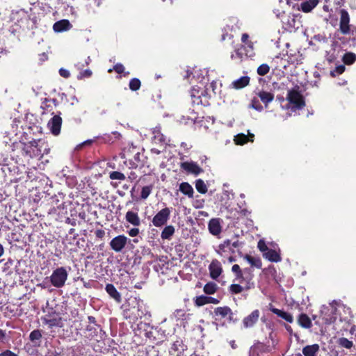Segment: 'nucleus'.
I'll return each mask as SVG.
<instances>
[{
  "instance_id": "nucleus-58",
  "label": "nucleus",
  "mask_w": 356,
  "mask_h": 356,
  "mask_svg": "<svg viewBox=\"0 0 356 356\" xmlns=\"http://www.w3.org/2000/svg\"><path fill=\"white\" fill-rule=\"evenodd\" d=\"M335 59V57L333 54H331V55H327V60L330 62V63H332V61H334Z\"/></svg>"
},
{
  "instance_id": "nucleus-41",
  "label": "nucleus",
  "mask_w": 356,
  "mask_h": 356,
  "mask_svg": "<svg viewBox=\"0 0 356 356\" xmlns=\"http://www.w3.org/2000/svg\"><path fill=\"white\" fill-rule=\"evenodd\" d=\"M345 70V66L344 65H339L337 66L334 70L330 71V76L332 77L336 76L338 74H342Z\"/></svg>"
},
{
  "instance_id": "nucleus-25",
  "label": "nucleus",
  "mask_w": 356,
  "mask_h": 356,
  "mask_svg": "<svg viewBox=\"0 0 356 356\" xmlns=\"http://www.w3.org/2000/svg\"><path fill=\"white\" fill-rule=\"evenodd\" d=\"M258 96L259 97L261 102L266 105L271 102L274 98V95L272 93L266 91H260L258 93Z\"/></svg>"
},
{
  "instance_id": "nucleus-18",
  "label": "nucleus",
  "mask_w": 356,
  "mask_h": 356,
  "mask_svg": "<svg viewBox=\"0 0 356 356\" xmlns=\"http://www.w3.org/2000/svg\"><path fill=\"white\" fill-rule=\"evenodd\" d=\"M254 134H249V136H246L244 134H239L234 138V142L237 145H244L248 141H253Z\"/></svg>"
},
{
  "instance_id": "nucleus-34",
  "label": "nucleus",
  "mask_w": 356,
  "mask_h": 356,
  "mask_svg": "<svg viewBox=\"0 0 356 356\" xmlns=\"http://www.w3.org/2000/svg\"><path fill=\"white\" fill-rule=\"evenodd\" d=\"M140 87V81L139 79L134 78L132 79L129 82V88L133 90L136 91L138 90Z\"/></svg>"
},
{
  "instance_id": "nucleus-27",
  "label": "nucleus",
  "mask_w": 356,
  "mask_h": 356,
  "mask_svg": "<svg viewBox=\"0 0 356 356\" xmlns=\"http://www.w3.org/2000/svg\"><path fill=\"white\" fill-rule=\"evenodd\" d=\"M175 233V227L172 225L166 226L161 232L163 239H170Z\"/></svg>"
},
{
  "instance_id": "nucleus-52",
  "label": "nucleus",
  "mask_w": 356,
  "mask_h": 356,
  "mask_svg": "<svg viewBox=\"0 0 356 356\" xmlns=\"http://www.w3.org/2000/svg\"><path fill=\"white\" fill-rule=\"evenodd\" d=\"M0 356H17V355L10 350H7L1 353Z\"/></svg>"
},
{
  "instance_id": "nucleus-4",
  "label": "nucleus",
  "mask_w": 356,
  "mask_h": 356,
  "mask_svg": "<svg viewBox=\"0 0 356 356\" xmlns=\"http://www.w3.org/2000/svg\"><path fill=\"white\" fill-rule=\"evenodd\" d=\"M239 245L240 243L238 241H236L232 243L230 240H226L222 243L219 245L218 249L216 250V252L221 256H222L224 253L227 252L234 253L236 249L238 248Z\"/></svg>"
},
{
  "instance_id": "nucleus-31",
  "label": "nucleus",
  "mask_w": 356,
  "mask_h": 356,
  "mask_svg": "<svg viewBox=\"0 0 356 356\" xmlns=\"http://www.w3.org/2000/svg\"><path fill=\"white\" fill-rule=\"evenodd\" d=\"M218 286L216 284L213 282H209L205 284L204 287V291L207 294H213L216 291Z\"/></svg>"
},
{
  "instance_id": "nucleus-44",
  "label": "nucleus",
  "mask_w": 356,
  "mask_h": 356,
  "mask_svg": "<svg viewBox=\"0 0 356 356\" xmlns=\"http://www.w3.org/2000/svg\"><path fill=\"white\" fill-rule=\"evenodd\" d=\"M195 304L197 306H202L204 305L208 304V297L204 296L197 297L195 300Z\"/></svg>"
},
{
  "instance_id": "nucleus-35",
  "label": "nucleus",
  "mask_w": 356,
  "mask_h": 356,
  "mask_svg": "<svg viewBox=\"0 0 356 356\" xmlns=\"http://www.w3.org/2000/svg\"><path fill=\"white\" fill-rule=\"evenodd\" d=\"M42 334L40 330H35L32 331L29 335L30 340L32 342H35L36 341H38L41 339Z\"/></svg>"
},
{
  "instance_id": "nucleus-8",
  "label": "nucleus",
  "mask_w": 356,
  "mask_h": 356,
  "mask_svg": "<svg viewBox=\"0 0 356 356\" xmlns=\"http://www.w3.org/2000/svg\"><path fill=\"white\" fill-rule=\"evenodd\" d=\"M62 124V118L59 115H54L51 120L49 121L47 126L51 131V132L57 136L60 132V128Z\"/></svg>"
},
{
  "instance_id": "nucleus-51",
  "label": "nucleus",
  "mask_w": 356,
  "mask_h": 356,
  "mask_svg": "<svg viewBox=\"0 0 356 356\" xmlns=\"http://www.w3.org/2000/svg\"><path fill=\"white\" fill-rule=\"evenodd\" d=\"M139 234V229L138 228H132L129 231V235L131 237L136 236Z\"/></svg>"
},
{
  "instance_id": "nucleus-42",
  "label": "nucleus",
  "mask_w": 356,
  "mask_h": 356,
  "mask_svg": "<svg viewBox=\"0 0 356 356\" xmlns=\"http://www.w3.org/2000/svg\"><path fill=\"white\" fill-rule=\"evenodd\" d=\"M173 316L177 320L184 319L186 317V312L183 309H177L173 313Z\"/></svg>"
},
{
  "instance_id": "nucleus-16",
  "label": "nucleus",
  "mask_w": 356,
  "mask_h": 356,
  "mask_svg": "<svg viewBox=\"0 0 356 356\" xmlns=\"http://www.w3.org/2000/svg\"><path fill=\"white\" fill-rule=\"evenodd\" d=\"M318 3V0H308L300 4V10L304 13L311 12Z\"/></svg>"
},
{
  "instance_id": "nucleus-1",
  "label": "nucleus",
  "mask_w": 356,
  "mask_h": 356,
  "mask_svg": "<svg viewBox=\"0 0 356 356\" xmlns=\"http://www.w3.org/2000/svg\"><path fill=\"white\" fill-rule=\"evenodd\" d=\"M68 273L63 267L54 270L49 277L51 284L56 288L63 287L67 280Z\"/></svg>"
},
{
  "instance_id": "nucleus-11",
  "label": "nucleus",
  "mask_w": 356,
  "mask_h": 356,
  "mask_svg": "<svg viewBox=\"0 0 356 356\" xmlns=\"http://www.w3.org/2000/svg\"><path fill=\"white\" fill-rule=\"evenodd\" d=\"M251 280H252V277L251 276L246 277L243 274V271L239 273L235 274L234 281L238 282L239 283H243V282H245L246 286H245V289L247 290L252 288L254 286V284H253V282H251Z\"/></svg>"
},
{
  "instance_id": "nucleus-62",
  "label": "nucleus",
  "mask_w": 356,
  "mask_h": 356,
  "mask_svg": "<svg viewBox=\"0 0 356 356\" xmlns=\"http://www.w3.org/2000/svg\"><path fill=\"white\" fill-rule=\"evenodd\" d=\"M136 174H135L134 172H131V173H130V175H129V179H135V178H136Z\"/></svg>"
},
{
  "instance_id": "nucleus-38",
  "label": "nucleus",
  "mask_w": 356,
  "mask_h": 356,
  "mask_svg": "<svg viewBox=\"0 0 356 356\" xmlns=\"http://www.w3.org/2000/svg\"><path fill=\"white\" fill-rule=\"evenodd\" d=\"M44 322H45V324L49 326V327H53L54 326L60 327V320H57L56 318L45 319Z\"/></svg>"
},
{
  "instance_id": "nucleus-45",
  "label": "nucleus",
  "mask_w": 356,
  "mask_h": 356,
  "mask_svg": "<svg viewBox=\"0 0 356 356\" xmlns=\"http://www.w3.org/2000/svg\"><path fill=\"white\" fill-rule=\"evenodd\" d=\"M249 108H254L258 111H261L263 109L262 106L256 99H252V103L249 105Z\"/></svg>"
},
{
  "instance_id": "nucleus-40",
  "label": "nucleus",
  "mask_w": 356,
  "mask_h": 356,
  "mask_svg": "<svg viewBox=\"0 0 356 356\" xmlns=\"http://www.w3.org/2000/svg\"><path fill=\"white\" fill-rule=\"evenodd\" d=\"M229 290L232 293L237 294L241 293L243 291V287L238 284H232L229 286Z\"/></svg>"
},
{
  "instance_id": "nucleus-49",
  "label": "nucleus",
  "mask_w": 356,
  "mask_h": 356,
  "mask_svg": "<svg viewBox=\"0 0 356 356\" xmlns=\"http://www.w3.org/2000/svg\"><path fill=\"white\" fill-rule=\"evenodd\" d=\"M59 74L61 76L64 78H68L70 76V73L67 70L64 68H60L59 70Z\"/></svg>"
},
{
  "instance_id": "nucleus-37",
  "label": "nucleus",
  "mask_w": 356,
  "mask_h": 356,
  "mask_svg": "<svg viewBox=\"0 0 356 356\" xmlns=\"http://www.w3.org/2000/svg\"><path fill=\"white\" fill-rule=\"evenodd\" d=\"M110 178L111 179H118V180H124L125 176L123 173L118 172V171H113L110 173Z\"/></svg>"
},
{
  "instance_id": "nucleus-15",
  "label": "nucleus",
  "mask_w": 356,
  "mask_h": 356,
  "mask_svg": "<svg viewBox=\"0 0 356 356\" xmlns=\"http://www.w3.org/2000/svg\"><path fill=\"white\" fill-rule=\"evenodd\" d=\"M209 232L214 236L221 232V226L218 219L213 218L209 222Z\"/></svg>"
},
{
  "instance_id": "nucleus-54",
  "label": "nucleus",
  "mask_w": 356,
  "mask_h": 356,
  "mask_svg": "<svg viewBox=\"0 0 356 356\" xmlns=\"http://www.w3.org/2000/svg\"><path fill=\"white\" fill-rule=\"evenodd\" d=\"M242 271H243V274L246 277H250L251 276L252 277V270H251L250 268H244Z\"/></svg>"
},
{
  "instance_id": "nucleus-63",
  "label": "nucleus",
  "mask_w": 356,
  "mask_h": 356,
  "mask_svg": "<svg viewBox=\"0 0 356 356\" xmlns=\"http://www.w3.org/2000/svg\"><path fill=\"white\" fill-rule=\"evenodd\" d=\"M46 356H58L56 353H49Z\"/></svg>"
},
{
  "instance_id": "nucleus-33",
  "label": "nucleus",
  "mask_w": 356,
  "mask_h": 356,
  "mask_svg": "<svg viewBox=\"0 0 356 356\" xmlns=\"http://www.w3.org/2000/svg\"><path fill=\"white\" fill-rule=\"evenodd\" d=\"M339 344L346 348L350 349L353 347V343L346 338H340L339 339Z\"/></svg>"
},
{
  "instance_id": "nucleus-6",
  "label": "nucleus",
  "mask_w": 356,
  "mask_h": 356,
  "mask_svg": "<svg viewBox=\"0 0 356 356\" xmlns=\"http://www.w3.org/2000/svg\"><path fill=\"white\" fill-rule=\"evenodd\" d=\"M350 16L348 13L344 10L341 9L340 10V24H339V30L341 33L346 35L350 33Z\"/></svg>"
},
{
  "instance_id": "nucleus-26",
  "label": "nucleus",
  "mask_w": 356,
  "mask_h": 356,
  "mask_svg": "<svg viewBox=\"0 0 356 356\" xmlns=\"http://www.w3.org/2000/svg\"><path fill=\"white\" fill-rule=\"evenodd\" d=\"M179 190L182 193L188 195V197H193V188L188 183H181L179 186Z\"/></svg>"
},
{
  "instance_id": "nucleus-7",
  "label": "nucleus",
  "mask_w": 356,
  "mask_h": 356,
  "mask_svg": "<svg viewBox=\"0 0 356 356\" xmlns=\"http://www.w3.org/2000/svg\"><path fill=\"white\" fill-rule=\"evenodd\" d=\"M181 168L185 170L186 172L194 175L195 176L201 174L203 170L195 162H183L181 163Z\"/></svg>"
},
{
  "instance_id": "nucleus-24",
  "label": "nucleus",
  "mask_w": 356,
  "mask_h": 356,
  "mask_svg": "<svg viewBox=\"0 0 356 356\" xmlns=\"http://www.w3.org/2000/svg\"><path fill=\"white\" fill-rule=\"evenodd\" d=\"M271 311L274 314H277L278 316H280V317L282 318L283 319H284L285 321H286L287 322H289V323L293 322V318L291 314L283 312V311L276 309V308L272 309Z\"/></svg>"
},
{
  "instance_id": "nucleus-23",
  "label": "nucleus",
  "mask_w": 356,
  "mask_h": 356,
  "mask_svg": "<svg viewBox=\"0 0 356 356\" xmlns=\"http://www.w3.org/2000/svg\"><path fill=\"white\" fill-rule=\"evenodd\" d=\"M244 259H245L252 267L261 268L262 266L261 261L259 257H254L246 254L244 256Z\"/></svg>"
},
{
  "instance_id": "nucleus-60",
  "label": "nucleus",
  "mask_w": 356,
  "mask_h": 356,
  "mask_svg": "<svg viewBox=\"0 0 356 356\" xmlns=\"http://www.w3.org/2000/svg\"><path fill=\"white\" fill-rule=\"evenodd\" d=\"M88 321H89L90 323H95V317L90 316L88 317Z\"/></svg>"
},
{
  "instance_id": "nucleus-13",
  "label": "nucleus",
  "mask_w": 356,
  "mask_h": 356,
  "mask_svg": "<svg viewBox=\"0 0 356 356\" xmlns=\"http://www.w3.org/2000/svg\"><path fill=\"white\" fill-rule=\"evenodd\" d=\"M71 27V24L67 19H62L58 22H56L53 26V29L55 32H62L67 31L70 29Z\"/></svg>"
},
{
  "instance_id": "nucleus-9",
  "label": "nucleus",
  "mask_w": 356,
  "mask_h": 356,
  "mask_svg": "<svg viewBox=\"0 0 356 356\" xmlns=\"http://www.w3.org/2000/svg\"><path fill=\"white\" fill-rule=\"evenodd\" d=\"M209 270L211 278L216 280L222 272L220 262L216 259L213 260L209 266Z\"/></svg>"
},
{
  "instance_id": "nucleus-30",
  "label": "nucleus",
  "mask_w": 356,
  "mask_h": 356,
  "mask_svg": "<svg viewBox=\"0 0 356 356\" xmlns=\"http://www.w3.org/2000/svg\"><path fill=\"white\" fill-rule=\"evenodd\" d=\"M195 188H196L197 191L200 193L204 194L207 192V187L205 183L204 182L203 180H202L200 179H197L196 181Z\"/></svg>"
},
{
  "instance_id": "nucleus-64",
  "label": "nucleus",
  "mask_w": 356,
  "mask_h": 356,
  "mask_svg": "<svg viewBox=\"0 0 356 356\" xmlns=\"http://www.w3.org/2000/svg\"><path fill=\"white\" fill-rule=\"evenodd\" d=\"M76 66H77V67H78L79 69H81V68H83V67H84V64H83V63H79L76 65Z\"/></svg>"
},
{
  "instance_id": "nucleus-46",
  "label": "nucleus",
  "mask_w": 356,
  "mask_h": 356,
  "mask_svg": "<svg viewBox=\"0 0 356 356\" xmlns=\"http://www.w3.org/2000/svg\"><path fill=\"white\" fill-rule=\"evenodd\" d=\"M341 309H343V311L344 312V313H348V314H349V315H350V309H349V308H347V307H344V306H342V307H341ZM351 318H352V316H350L349 317H348V316H345V317H343V318H342V317H340V321H345V322H346V323H350V321L351 320Z\"/></svg>"
},
{
  "instance_id": "nucleus-22",
  "label": "nucleus",
  "mask_w": 356,
  "mask_h": 356,
  "mask_svg": "<svg viewBox=\"0 0 356 356\" xmlns=\"http://www.w3.org/2000/svg\"><path fill=\"white\" fill-rule=\"evenodd\" d=\"M298 321L299 325L304 328H310L312 325L311 319L305 314L299 316Z\"/></svg>"
},
{
  "instance_id": "nucleus-12",
  "label": "nucleus",
  "mask_w": 356,
  "mask_h": 356,
  "mask_svg": "<svg viewBox=\"0 0 356 356\" xmlns=\"http://www.w3.org/2000/svg\"><path fill=\"white\" fill-rule=\"evenodd\" d=\"M250 83V77L248 76H241L239 79L234 80L231 86L236 90H240L247 86Z\"/></svg>"
},
{
  "instance_id": "nucleus-55",
  "label": "nucleus",
  "mask_w": 356,
  "mask_h": 356,
  "mask_svg": "<svg viewBox=\"0 0 356 356\" xmlns=\"http://www.w3.org/2000/svg\"><path fill=\"white\" fill-rule=\"evenodd\" d=\"M219 301L212 297H208V303L218 304Z\"/></svg>"
},
{
  "instance_id": "nucleus-56",
  "label": "nucleus",
  "mask_w": 356,
  "mask_h": 356,
  "mask_svg": "<svg viewBox=\"0 0 356 356\" xmlns=\"http://www.w3.org/2000/svg\"><path fill=\"white\" fill-rule=\"evenodd\" d=\"M336 319H337L336 317H331L330 318H325V323H327V324H330V323H332L335 322Z\"/></svg>"
},
{
  "instance_id": "nucleus-32",
  "label": "nucleus",
  "mask_w": 356,
  "mask_h": 356,
  "mask_svg": "<svg viewBox=\"0 0 356 356\" xmlns=\"http://www.w3.org/2000/svg\"><path fill=\"white\" fill-rule=\"evenodd\" d=\"M343 60L347 65L353 64L356 60V55L353 53H347L343 56Z\"/></svg>"
},
{
  "instance_id": "nucleus-50",
  "label": "nucleus",
  "mask_w": 356,
  "mask_h": 356,
  "mask_svg": "<svg viewBox=\"0 0 356 356\" xmlns=\"http://www.w3.org/2000/svg\"><path fill=\"white\" fill-rule=\"evenodd\" d=\"M114 70L118 73V74H121L124 72V67L122 65V64H117L114 66Z\"/></svg>"
},
{
  "instance_id": "nucleus-5",
  "label": "nucleus",
  "mask_w": 356,
  "mask_h": 356,
  "mask_svg": "<svg viewBox=\"0 0 356 356\" xmlns=\"http://www.w3.org/2000/svg\"><path fill=\"white\" fill-rule=\"evenodd\" d=\"M286 99L290 104H293L296 108H302L305 106L302 96L298 91H289Z\"/></svg>"
},
{
  "instance_id": "nucleus-14",
  "label": "nucleus",
  "mask_w": 356,
  "mask_h": 356,
  "mask_svg": "<svg viewBox=\"0 0 356 356\" xmlns=\"http://www.w3.org/2000/svg\"><path fill=\"white\" fill-rule=\"evenodd\" d=\"M320 347L317 343L307 345L302 348V354L304 356H317Z\"/></svg>"
},
{
  "instance_id": "nucleus-61",
  "label": "nucleus",
  "mask_w": 356,
  "mask_h": 356,
  "mask_svg": "<svg viewBox=\"0 0 356 356\" xmlns=\"http://www.w3.org/2000/svg\"><path fill=\"white\" fill-rule=\"evenodd\" d=\"M4 254V248L1 244H0V257Z\"/></svg>"
},
{
  "instance_id": "nucleus-39",
  "label": "nucleus",
  "mask_w": 356,
  "mask_h": 356,
  "mask_svg": "<svg viewBox=\"0 0 356 356\" xmlns=\"http://www.w3.org/2000/svg\"><path fill=\"white\" fill-rule=\"evenodd\" d=\"M270 67L266 64H262L257 68V73L261 76L266 75L269 72Z\"/></svg>"
},
{
  "instance_id": "nucleus-17",
  "label": "nucleus",
  "mask_w": 356,
  "mask_h": 356,
  "mask_svg": "<svg viewBox=\"0 0 356 356\" xmlns=\"http://www.w3.org/2000/svg\"><path fill=\"white\" fill-rule=\"evenodd\" d=\"M126 220L133 225L134 226H139L140 225V220L138 215L131 211H129L126 213Z\"/></svg>"
},
{
  "instance_id": "nucleus-3",
  "label": "nucleus",
  "mask_w": 356,
  "mask_h": 356,
  "mask_svg": "<svg viewBox=\"0 0 356 356\" xmlns=\"http://www.w3.org/2000/svg\"><path fill=\"white\" fill-rule=\"evenodd\" d=\"M128 241L129 238L124 235H118L111 241L109 245L113 251L120 252L127 245Z\"/></svg>"
},
{
  "instance_id": "nucleus-57",
  "label": "nucleus",
  "mask_w": 356,
  "mask_h": 356,
  "mask_svg": "<svg viewBox=\"0 0 356 356\" xmlns=\"http://www.w3.org/2000/svg\"><path fill=\"white\" fill-rule=\"evenodd\" d=\"M249 38V35L247 33H243L241 37V40L243 42L246 43L248 41V39Z\"/></svg>"
},
{
  "instance_id": "nucleus-43",
  "label": "nucleus",
  "mask_w": 356,
  "mask_h": 356,
  "mask_svg": "<svg viewBox=\"0 0 356 356\" xmlns=\"http://www.w3.org/2000/svg\"><path fill=\"white\" fill-rule=\"evenodd\" d=\"M152 192V186H144L141 191V198L147 199Z\"/></svg>"
},
{
  "instance_id": "nucleus-21",
  "label": "nucleus",
  "mask_w": 356,
  "mask_h": 356,
  "mask_svg": "<svg viewBox=\"0 0 356 356\" xmlns=\"http://www.w3.org/2000/svg\"><path fill=\"white\" fill-rule=\"evenodd\" d=\"M264 256L266 259H268L270 261L278 262L281 261V257L280 254L273 250H268L264 254Z\"/></svg>"
},
{
  "instance_id": "nucleus-29",
  "label": "nucleus",
  "mask_w": 356,
  "mask_h": 356,
  "mask_svg": "<svg viewBox=\"0 0 356 356\" xmlns=\"http://www.w3.org/2000/svg\"><path fill=\"white\" fill-rule=\"evenodd\" d=\"M215 314L222 317H225L227 315L232 314V312L231 309L228 307H220L215 309Z\"/></svg>"
},
{
  "instance_id": "nucleus-36",
  "label": "nucleus",
  "mask_w": 356,
  "mask_h": 356,
  "mask_svg": "<svg viewBox=\"0 0 356 356\" xmlns=\"http://www.w3.org/2000/svg\"><path fill=\"white\" fill-rule=\"evenodd\" d=\"M245 48V56L247 57H253L254 56V53L253 51V44L252 42L247 43V47H244Z\"/></svg>"
},
{
  "instance_id": "nucleus-59",
  "label": "nucleus",
  "mask_w": 356,
  "mask_h": 356,
  "mask_svg": "<svg viewBox=\"0 0 356 356\" xmlns=\"http://www.w3.org/2000/svg\"><path fill=\"white\" fill-rule=\"evenodd\" d=\"M6 337L5 331L0 329V341H3Z\"/></svg>"
},
{
  "instance_id": "nucleus-10",
  "label": "nucleus",
  "mask_w": 356,
  "mask_h": 356,
  "mask_svg": "<svg viewBox=\"0 0 356 356\" xmlns=\"http://www.w3.org/2000/svg\"><path fill=\"white\" fill-rule=\"evenodd\" d=\"M259 317V310H254L250 315H248L243 319V323L244 327L246 328L252 327L258 321Z\"/></svg>"
},
{
  "instance_id": "nucleus-2",
  "label": "nucleus",
  "mask_w": 356,
  "mask_h": 356,
  "mask_svg": "<svg viewBox=\"0 0 356 356\" xmlns=\"http://www.w3.org/2000/svg\"><path fill=\"white\" fill-rule=\"evenodd\" d=\"M170 215V210L165 207L159 211L152 219V224L157 227L163 226L168 220Z\"/></svg>"
},
{
  "instance_id": "nucleus-47",
  "label": "nucleus",
  "mask_w": 356,
  "mask_h": 356,
  "mask_svg": "<svg viewBox=\"0 0 356 356\" xmlns=\"http://www.w3.org/2000/svg\"><path fill=\"white\" fill-rule=\"evenodd\" d=\"M257 247L259 249L260 251L263 252H266L267 250H268L269 249L268 248L267 245H266L265 242L263 241V240H260L259 242H258V245H257Z\"/></svg>"
},
{
  "instance_id": "nucleus-53",
  "label": "nucleus",
  "mask_w": 356,
  "mask_h": 356,
  "mask_svg": "<svg viewBox=\"0 0 356 356\" xmlns=\"http://www.w3.org/2000/svg\"><path fill=\"white\" fill-rule=\"evenodd\" d=\"M232 271L234 274H236V273H239L242 272V270L241 269V267L239 266V265L234 264V265H233V266L232 268Z\"/></svg>"
},
{
  "instance_id": "nucleus-20",
  "label": "nucleus",
  "mask_w": 356,
  "mask_h": 356,
  "mask_svg": "<svg viewBox=\"0 0 356 356\" xmlns=\"http://www.w3.org/2000/svg\"><path fill=\"white\" fill-rule=\"evenodd\" d=\"M245 48L242 46L241 47L235 50L234 53L231 55V58L236 63H241L245 56Z\"/></svg>"
},
{
  "instance_id": "nucleus-28",
  "label": "nucleus",
  "mask_w": 356,
  "mask_h": 356,
  "mask_svg": "<svg viewBox=\"0 0 356 356\" xmlns=\"http://www.w3.org/2000/svg\"><path fill=\"white\" fill-rule=\"evenodd\" d=\"M154 140L156 143H165V137L161 133L159 128L153 130Z\"/></svg>"
},
{
  "instance_id": "nucleus-19",
  "label": "nucleus",
  "mask_w": 356,
  "mask_h": 356,
  "mask_svg": "<svg viewBox=\"0 0 356 356\" xmlns=\"http://www.w3.org/2000/svg\"><path fill=\"white\" fill-rule=\"evenodd\" d=\"M106 291L111 298L115 299L118 302H120V300H121L120 294L119 293V292L117 291V289L113 284H106Z\"/></svg>"
},
{
  "instance_id": "nucleus-48",
  "label": "nucleus",
  "mask_w": 356,
  "mask_h": 356,
  "mask_svg": "<svg viewBox=\"0 0 356 356\" xmlns=\"http://www.w3.org/2000/svg\"><path fill=\"white\" fill-rule=\"evenodd\" d=\"M92 75V71L90 70H86L79 73L78 76L79 79H81L84 77H90Z\"/></svg>"
}]
</instances>
